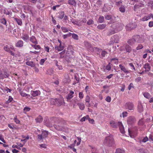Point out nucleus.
<instances>
[{
    "label": "nucleus",
    "mask_w": 153,
    "mask_h": 153,
    "mask_svg": "<svg viewBox=\"0 0 153 153\" xmlns=\"http://www.w3.org/2000/svg\"><path fill=\"white\" fill-rule=\"evenodd\" d=\"M4 50L10 53V54L14 56H15L16 57L17 56H20V53H19L18 54H16L15 55V53L13 51H15V49L14 47L11 45L9 46L8 45H6L4 46L3 48Z\"/></svg>",
    "instance_id": "1"
},
{
    "label": "nucleus",
    "mask_w": 153,
    "mask_h": 153,
    "mask_svg": "<svg viewBox=\"0 0 153 153\" xmlns=\"http://www.w3.org/2000/svg\"><path fill=\"white\" fill-rule=\"evenodd\" d=\"M104 143L108 146H112L114 144V141L113 137L111 135L108 136L105 138Z\"/></svg>",
    "instance_id": "2"
},
{
    "label": "nucleus",
    "mask_w": 153,
    "mask_h": 153,
    "mask_svg": "<svg viewBox=\"0 0 153 153\" xmlns=\"http://www.w3.org/2000/svg\"><path fill=\"white\" fill-rule=\"evenodd\" d=\"M48 135V132L46 130H42V133L37 135V140L39 141H41L46 138Z\"/></svg>",
    "instance_id": "3"
},
{
    "label": "nucleus",
    "mask_w": 153,
    "mask_h": 153,
    "mask_svg": "<svg viewBox=\"0 0 153 153\" xmlns=\"http://www.w3.org/2000/svg\"><path fill=\"white\" fill-rule=\"evenodd\" d=\"M136 121L135 118L132 116L129 117L127 119V123L128 126H131L134 124Z\"/></svg>",
    "instance_id": "4"
},
{
    "label": "nucleus",
    "mask_w": 153,
    "mask_h": 153,
    "mask_svg": "<svg viewBox=\"0 0 153 153\" xmlns=\"http://www.w3.org/2000/svg\"><path fill=\"white\" fill-rule=\"evenodd\" d=\"M111 27L113 28V29H115L117 32L121 30L123 28L122 25L121 24L118 23L112 25Z\"/></svg>",
    "instance_id": "5"
},
{
    "label": "nucleus",
    "mask_w": 153,
    "mask_h": 153,
    "mask_svg": "<svg viewBox=\"0 0 153 153\" xmlns=\"http://www.w3.org/2000/svg\"><path fill=\"white\" fill-rule=\"evenodd\" d=\"M137 25L134 23H129L126 26V30L131 31L135 28Z\"/></svg>",
    "instance_id": "6"
},
{
    "label": "nucleus",
    "mask_w": 153,
    "mask_h": 153,
    "mask_svg": "<svg viewBox=\"0 0 153 153\" xmlns=\"http://www.w3.org/2000/svg\"><path fill=\"white\" fill-rule=\"evenodd\" d=\"M9 76V74L7 73L3 72L0 71V79H3L5 78H7Z\"/></svg>",
    "instance_id": "7"
},
{
    "label": "nucleus",
    "mask_w": 153,
    "mask_h": 153,
    "mask_svg": "<svg viewBox=\"0 0 153 153\" xmlns=\"http://www.w3.org/2000/svg\"><path fill=\"white\" fill-rule=\"evenodd\" d=\"M126 108L129 110H133L134 108V105L131 102H128L126 103L125 105Z\"/></svg>",
    "instance_id": "8"
},
{
    "label": "nucleus",
    "mask_w": 153,
    "mask_h": 153,
    "mask_svg": "<svg viewBox=\"0 0 153 153\" xmlns=\"http://www.w3.org/2000/svg\"><path fill=\"white\" fill-rule=\"evenodd\" d=\"M119 66L121 70L125 73L128 74L129 73V71L126 68L123 64H120Z\"/></svg>",
    "instance_id": "9"
},
{
    "label": "nucleus",
    "mask_w": 153,
    "mask_h": 153,
    "mask_svg": "<svg viewBox=\"0 0 153 153\" xmlns=\"http://www.w3.org/2000/svg\"><path fill=\"white\" fill-rule=\"evenodd\" d=\"M64 99L62 98H56V105L58 106H60L61 105L63 104V103H64Z\"/></svg>",
    "instance_id": "10"
},
{
    "label": "nucleus",
    "mask_w": 153,
    "mask_h": 153,
    "mask_svg": "<svg viewBox=\"0 0 153 153\" xmlns=\"http://www.w3.org/2000/svg\"><path fill=\"white\" fill-rule=\"evenodd\" d=\"M84 45L86 48L90 50H93V48L92 45L90 43L87 41H85L84 42Z\"/></svg>",
    "instance_id": "11"
},
{
    "label": "nucleus",
    "mask_w": 153,
    "mask_h": 153,
    "mask_svg": "<svg viewBox=\"0 0 153 153\" xmlns=\"http://www.w3.org/2000/svg\"><path fill=\"white\" fill-rule=\"evenodd\" d=\"M117 33V31L115 29H113L111 25L107 34L108 35L110 36Z\"/></svg>",
    "instance_id": "12"
},
{
    "label": "nucleus",
    "mask_w": 153,
    "mask_h": 153,
    "mask_svg": "<svg viewBox=\"0 0 153 153\" xmlns=\"http://www.w3.org/2000/svg\"><path fill=\"white\" fill-rule=\"evenodd\" d=\"M111 126L114 128H117L118 126V123L114 120L111 121L110 123Z\"/></svg>",
    "instance_id": "13"
},
{
    "label": "nucleus",
    "mask_w": 153,
    "mask_h": 153,
    "mask_svg": "<svg viewBox=\"0 0 153 153\" xmlns=\"http://www.w3.org/2000/svg\"><path fill=\"white\" fill-rule=\"evenodd\" d=\"M74 92L72 91H71L70 92L69 94H68V95L66 97V98L67 100L68 101H69L73 98L74 97Z\"/></svg>",
    "instance_id": "14"
},
{
    "label": "nucleus",
    "mask_w": 153,
    "mask_h": 153,
    "mask_svg": "<svg viewBox=\"0 0 153 153\" xmlns=\"http://www.w3.org/2000/svg\"><path fill=\"white\" fill-rule=\"evenodd\" d=\"M30 94L33 97H35L39 95L40 93V91L38 90L35 91H31Z\"/></svg>",
    "instance_id": "15"
},
{
    "label": "nucleus",
    "mask_w": 153,
    "mask_h": 153,
    "mask_svg": "<svg viewBox=\"0 0 153 153\" xmlns=\"http://www.w3.org/2000/svg\"><path fill=\"white\" fill-rule=\"evenodd\" d=\"M120 132L122 134H124L125 132L124 128L121 122H118V126Z\"/></svg>",
    "instance_id": "16"
},
{
    "label": "nucleus",
    "mask_w": 153,
    "mask_h": 153,
    "mask_svg": "<svg viewBox=\"0 0 153 153\" xmlns=\"http://www.w3.org/2000/svg\"><path fill=\"white\" fill-rule=\"evenodd\" d=\"M144 68L145 69L146 71H149L151 69V66L149 64L147 63L143 66Z\"/></svg>",
    "instance_id": "17"
},
{
    "label": "nucleus",
    "mask_w": 153,
    "mask_h": 153,
    "mask_svg": "<svg viewBox=\"0 0 153 153\" xmlns=\"http://www.w3.org/2000/svg\"><path fill=\"white\" fill-rule=\"evenodd\" d=\"M22 39L26 42H27L29 40V35L27 34H23L21 37Z\"/></svg>",
    "instance_id": "18"
},
{
    "label": "nucleus",
    "mask_w": 153,
    "mask_h": 153,
    "mask_svg": "<svg viewBox=\"0 0 153 153\" xmlns=\"http://www.w3.org/2000/svg\"><path fill=\"white\" fill-rule=\"evenodd\" d=\"M55 50L59 51L62 50L64 48V47L62 45V44H59V46H55Z\"/></svg>",
    "instance_id": "19"
},
{
    "label": "nucleus",
    "mask_w": 153,
    "mask_h": 153,
    "mask_svg": "<svg viewBox=\"0 0 153 153\" xmlns=\"http://www.w3.org/2000/svg\"><path fill=\"white\" fill-rule=\"evenodd\" d=\"M30 41L33 43L35 45L38 44L37 41L36 37L34 36H32L30 38Z\"/></svg>",
    "instance_id": "20"
},
{
    "label": "nucleus",
    "mask_w": 153,
    "mask_h": 153,
    "mask_svg": "<svg viewBox=\"0 0 153 153\" xmlns=\"http://www.w3.org/2000/svg\"><path fill=\"white\" fill-rule=\"evenodd\" d=\"M45 124L47 126L51 127L52 126V125L50 122L48 118H46L44 120Z\"/></svg>",
    "instance_id": "21"
},
{
    "label": "nucleus",
    "mask_w": 153,
    "mask_h": 153,
    "mask_svg": "<svg viewBox=\"0 0 153 153\" xmlns=\"http://www.w3.org/2000/svg\"><path fill=\"white\" fill-rule=\"evenodd\" d=\"M53 62L59 70H61L62 69V66L60 64V63H58V62L57 60H53Z\"/></svg>",
    "instance_id": "22"
},
{
    "label": "nucleus",
    "mask_w": 153,
    "mask_h": 153,
    "mask_svg": "<svg viewBox=\"0 0 153 153\" xmlns=\"http://www.w3.org/2000/svg\"><path fill=\"white\" fill-rule=\"evenodd\" d=\"M65 15V13L63 11L59 12L57 14V17L60 19H62L63 18Z\"/></svg>",
    "instance_id": "23"
},
{
    "label": "nucleus",
    "mask_w": 153,
    "mask_h": 153,
    "mask_svg": "<svg viewBox=\"0 0 153 153\" xmlns=\"http://www.w3.org/2000/svg\"><path fill=\"white\" fill-rule=\"evenodd\" d=\"M137 110L140 113L142 112L143 111V106L141 103H138L137 107Z\"/></svg>",
    "instance_id": "24"
},
{
    "label": "nucleus",
    "mask_w": 153,
    "mask_h": 153,
    "mask_svg": "<svg viewBox=\"0 0 153 153\" xmlns=\"http://www.w3.org/2000/svg\"><path fill=\"white\" fill-rule=\"evenodd\" d=\"M23 45V42L21 40L18 41L16 43V46L17 47H21Z\"/></svg>",
    "instance_id": "25"
},
{
    "label": "nucleus",
    "mask_w": 153,
    "mask_h": 153,
    "mask_svg": "<svg viewBox=\"0 0 153 153\" xmlns=\"http://www.w3.org/2000/svg\"><path fill=\"white\" fill-rule=\"evenodd\" d=\"M138 41L134 38L130 39L128 41V43L130 45H133L136 42H138Z\"/></svg>",
    "instance_id": "26"
},
{
    "label": "nucleus",
    "mask_w": 153,
    "mask_h": 153,
    "mask_svg": "<svg viewBox=\"0 0 153 153\" xmlns=\"http://www.w3.org/2000/svg\"><path fill=\"white\" fill-rule=\"evenodd\" d=\"M19 93L21 95V96L23 97H26L27 96V98L29 97H30V95L27 94L23 92V91H21V90H20Z\"/></svg>",
    "instance_id": "27"
},
{
    "label": "nucleus",
    "mask_w": 153,
    "mask_h": 153,
    "mask_svg": "<svg viewBox=\"0 0 153 153\" xmlns=\"http://www.w3.org/2000/svg\"><path fill=\"white\" fill-rule=\"evenodd\" d=\"M14 20L17 22L19 25L22 26V19L15 18H14Z\"/></svg>",
    "instance_id": "28"
},
{
    "label": "nucleus",
    "mask_w": 153,
    "mask_h": 153,
    "mask_svg": "<svg viewBox=\"0 0 153 153\" xmlns=\"http://www.w3.org/2000/svg\"><path fill=\"white\" fill-rule=\"evenodd\" d=\"M68 3L70 5L75 6L76 5V3L75 0H68Z\"/></svg>",
    "instance_id": "29"
},
{
    "label": "nucleus",
    "mask_w": 153,
    "mask_h": 153,
    "mask_svg": "<svg viewBox=\"0 0 153 153\" xmlns=\"http://www.w3.org/2000/svg\"><path fill=\"white\" fill-rule=\"evenodd\" d=\"M77 105L79 107V108L81 110H83L85 107V105L82 103H78L77 104Z\"/></svg>",
    "instance_id": "30"
},
{
    "label": "nucleus",
    "mask_w": 153,
    "mask_h": 153,
    "mask_svg": "<svg viewBox=\"0 0 153 153\" xmlns=\"http://www.w3.org/2000/svg\"><path fill=\"white\" fill-rule=\"evenodd\" d=\"M72 22L74 25H77L78 26H80V24L79 23V20L77 19L71 20Z\"/></svg>",
    "instance_id": "31"
},
{
    "label": "nucleus",
    "mask_w": 153,
    "mask_h": 153,
    "mask_svg": "<svg viewBox=\"0 0 153 153\" xmlns=\"http://www.w3.org/2000/svg\"><path fill=\"white\" fill-rule=\"evenodd\" d=\"M56 98L53 99L51 98L50 99V101L51 104L52 105H56Z\"/></svg>",
    "instance_id": "32"
},
{
    "label": "nucleus",
    "mask_w": 153,
    "mask_h": 153,
    "mask_svg": "<svg viewBox=\"0 0 153 153\" xmlns=\"http://www.w3.org/2000/svg\"><path fill=\"white\" fill-rule=\"evenodd\" d=\"M26 64L27 65L30 66L32 67H34L35 65V64L32 61H27L26 62Z\"/></svg>",
    "instance_id": "33"
},
{
    "label": "nucleus",
    "mask_w": 153,
    "mask_h": 153,
    "mask_svg": "<svg viewBox=\"0 0 153 153\" xmlns=\"http://www.w3.org/2000/svg\"><path fill=\"white\" fill-rule=\"evenodd\" d=\"M115 153H125V151L123 149L118 148L116 149Z\"/></svg>",
    "instance_id": "34"
},
{
    "label": "nucleus",
    "mask_w": 153,
    "mask_h": 153,
    "mask_svg": "<svg viewBox=\"0 0 153 153\" xmlns=\"http://www.w3.org/2000/svg\"><path fill=\"white\" fill-rule=\"evenodd\" d=\"M125 49L128 52H130L131 51V47L128 45H126L125 46Z\"/></svg>",
    "instance_id": "35"
},
{
    "label": "nucleus",
    "mask_w": 153,
    "mask_h": 153,
    "mask_svg": "<svg viewBox=\"0 0 153 153\" xmlns=\"http://www.w3.org/2000/svg\"><path fill=\"white\" fill-rule=\"evenodd\" d=\"M65 51H66L65 50H64L59 53L60 55V58H63L65 57Z\"/></svg>",
    "instance_id": "36"
},
{
    "label": "nucleus",
    "mask_w": 153,
    "mask_h": 153,
    "mask_svg": "<svg viewBox=\"0 0 153 153\" xmlns=\"http://www.w3.org/2000/svg\"><path fill=\"white\" fill-rule=\"evenodd\" d=\"M43 118L41 116H39L36 119V120L37 122L41 123L43 121Z\"/></svg>",
    "instance_id": "37"
},
{
    "label": "nucleus",
    "mask_w": 153,
    "mask_h": 153,
    "mask_svg": "<svg viewBox=\"0 0 153 153\" xmlns=\"http://www.w3.org/2000/svg\"><path fill=\"white\" fill-rule=\"evenodd\" d=\"M143 95L144 97L147 99H149L151 97L150 94L148 92H145L143 93Z\"/></svg>",
    "instance_id": "38"
},
{
    "label": "nucleus",
    "mask_w": 153,
    "mask_h": 153,
    "mask_svg": "<svg viewBox=\"0 0 153 153\" xmlns=\"http://www.w3.org/2000/svg\"><path fill=\"white\" fill-rule=\"evenodd\" d=\"M106 25L104 24H100L98 25L97 28L99 29H103L105 28Z\"/></svg>",
    "instance_id": "39"
},
{
    "label": "nucleus",
    "mask_w": 153,
    "mask_h": 153,
    "mask_svg": "<svg viewBox=\"0 0 153 153\" xmlns=\"http://www.w3.org/2000/svg\"><path fill=\"white\" fill-rule=\"evenodd\" d=\"M150 19V18L148 16V15L145 16L141 19V20L143 21H147Z\"/></svg>",
    "instance_id": "40"
},
{
    "label": "nucleus",
    "mask_w": 153,
    "mask_h": 153,
    "mask_svg": "<svg viewBox=\"0 0 153 153\" xmlns=\"http://www.w3.org/2000/svg\"><path fill=\"white\" fill-rule=\"evenodd\" d=\"M86 21V19L84 18L81 19L80 20H79V23L80 24V26L82 25L83 23H85Z\"/></svg>",
    "instance_id": "41"
},
{
    "label": "nucleus",
    "mask_w": 153,
    "mask_h": 153,
    "mask_svg": "<svg viewBox=\"0 0 153 153\" xmlns=\"http://www.w3.org/2000/svg\"><path fill=\"white\" fill-rule=\"evenodd\" d=\"M144 123V119L143 118H142L140 120H139L138 122V125L140 126H143V125Z\"/></svg>",
    "instance_id": "42"
},
{
    "label": "nucleus",
    "mask_w": 153,
    "mask_h": 153,
    "mask_svg": "<svg viewBox=\"0 0 153 153\" xmlns=\"http://www.w3.org/2000/svg\"><path fill=\"white\" fill-rule=\"evenodd\" d=\"M72 37L73 38L76 40L78 39V36L76 34L73 33L72 34Z\"/></svg>",
    "instance_id": "43"
},
{
    "label": "nucleus",
    "mask_w": 153,
    "mask_h": 153,
    "mask_svg": "<svg viewBox=\"0 0 153 153\" xmlns=\"http://www.w3.org/2000/svg\"><path fill=\"white\" fill-rule=\"evenodd\" d=\"M13 100V98L11 96H9V99L5 103L6 104H8L10 102H11Z\"/></svg>",
    "instance_id": "44"
},
{
    "label": "nucleus",
    "mask_w": 153,
    "mask_h": 153,
    "mask_svg": "<svg viewBox=\"0 0 153 153\" xmlns=\"http://www.w3.org/2000/svg\"><path fill=\"white\" fill-rule=\"evenodd\" d=\"M104 19V17L102 16H100L99 19V22L100 23H102L103 22Z\"/></svg>",
    "instance_id": "45"
},
{
    "label": "nucleus",
    "mask_w": 153,
    "mask_h": 153,
    "mask_svg": "<svg viewBox=\"0 0 153 153\" xmlns=\"http://www.w3.org/2000/svg\"><path fill=\"white\" fill-rule=\"evenodd\" d=\"M108 53L105 50L102 51L101 53V56L102 58L104 57L105 55L107 54Z\"/></svg>",
    "instance_id": "46"
},
{
    "label": "nucleus",
    "mask_w": 153,
    "mask_h": 153,
    "mask_svg": "<svg viewBox=\"0 0 153 153\" xmlns=\"http://www.w3.org/2000/svg\"><path fill=\"white\" fill-rule=\"evenodd\" d=\"M129 65L131 68V69L133 71H136L135 68L132 63H129Z\"/></svg>",
    "instance_id": "47"
},
{
    "label": "nucleus",
    "mask_w": 153,
    "mask_h": 153,
    "mask_svg": "<svg viewBox=\"0 0 153 153\" xmlns=\"http://www.w3.org/2000/svg\"><path fill=\"white\" fill-rule=\"evenodd\" d=\"M120 11L122 13H124L125 11V7L123 5H122L119 8Z\"/></svg>",
    "instance_id": "48"
},
{
    "label": "nucleus",
    "mask_w": 153,
    "mask_h": 153,
    "mask_svg": "<svg viewBox=\"0 0 153 153\" xmlns=\"http://www.w3.org/2000/svg\"><path fill=\"white\" fill-rule=\"evenodd\" d=\"M61 29L62 32L64 33H66L68 31V29L67 27H61Z\"/></svg>",
    "instance_id": "49"
},
{
    "label": "nucleus",
    "mask_w": 153,
    "mask_h": 153,
    "mask_svg": "<svg viewBox=\"0 0 153 153\" xmlns=\"http://www.w3.org/2000/svg\"><path fill=\"white\" fill-rule=\"evenodd\" d=\"M112 16L110 15H108L105 16V19L107 20H110L112 19Z\"/></svg>",
    "instance_id": "50"
},
{
    "label": "nucleus",
    "mask_w": 153,
    "mask_h": 153,
    "mask_svg": "<svg viewBox=\"0 0 153 153\" xmlns=\"http://www.w3.org/2000/svg\"><path fill=\"white\" fill-rule=\"evenodd\" d=\"M47 59V58L44 59H41L39 62V64L41 65H43L45 61Z\"/></svg>",
    "instance_id": "51"
},
{
    "label": "nucleus",
    "mask_w": 153,
    "mask_h": 153,
    "mask_svg": "<svg viewBox=\"0 0 153 153\" xmlns=\"http://www.w3.org/2000/svg\"><path fill=\"white\" fill-rule=\"evenodd\" d=\"M0 21L1 23L7 26V25H6L7 21L5 18L1 19L0 20Z\"/></svg>",
    "instance_id": "52"
},
{
    "label": "nucleus",
    "mask_w": 153,
    "mask_h": 153,
    "mask_svg": "<svg viewBox=\"0 0 153 153\" xmlns=\"http://www.w3.org/2000/svg\"><path fill=\"white\" fill-rule=\"evenodd\" d=\"M94 23V22L93 20L92 19H89L88 21L87 22V24L88 25H92Z\"/></svg>",
    "instance_id": "53"
},
{
    "label": "nucleus",
    "mask_w": 153,
    "mask_h": 153,
    "mask_svg": "<svg viewBox=\"0 0 153 153\" xmlns=\"http://www.w3.org/2000/svg\"><path fill=\"white\" fill-rule=\"evenodd\" d=\"M148 140V138L147 136H146L143 138L141 142H143V143H145Z\"/></svg>",
    "instance_id": "54"
},
{
    "label": "nucleus",
    "mask_w": 153,
    "mask_h": 153,
    "mask_svg": "<svg viewBox=\"0 0 153 153\" xmlns=\"http://www.w3.org/2000/svg\"><path fill=\"white\" fill-rule=\"evenodd\" d=\"M111 66L110 63H109L106 66V69L108 71H110L111 69Z\"/></svg>",
    "instance_id": "55"
},
{
    "label": "nucleus",
    "mask_w": 153,
    "mask_h": 153,
    "mask_svg": "<svg viewBox=\"0 0 153 153\" xmlns=\"http://www.w3.org/2000/svg\"><path fill=\"white\" fill-rule=\"evenodd\" d=\"M111 61H114V63L115 64H117L118 62V59L116 58H113L111 59Z\"/></svg>",
    "instance_id": "56"
},
{
    "label": "nucleus",
    "mask_w": 153,
    "mask_h": 153,
    "mask_svg": "<svg viewBox=\"0 0 153 153\" xmlns=\"http://www.w3.org/2000/svg\"><path fill=\"white\" fill-rule=\"evenodd\" d=\"M29 138V137L28 136H26V139H22L21 140V142H24V143H25L27 140H28Z\"/></svg>",
    "instance_id": "57"
},
{
    "label": "nucleus",
    "mask_w": 153,
    "mask_h": 153,
    "mask_svg": "<svg viewBox=\"0 0 153 153\" xmlns=\"http://www.w3.org/2000/svg\"><path fill=\"white\" fill-rule=\"evenodd\" d=\"M44 48L45 51L48 52H49L50 48L48 45H45L44 46Z\"/></svg>",
    "instance_id": "58"
},
{
    "label": "nucleus",
    "mask_w": 153,
    "mask_h": 153,
    "mask_svg": "<svg viewBox=\"0 0 153 153\" xmlns=\"http://www.w3.org/2000/svg\"><path fill=\"white\" fill-rule=\"evenodd\" d=\"M79 97L80 99H82L84 97V95L82 92H79Z\"/></svg>",
    "instance_id": "59"
},
{
    "label": "nucleus",
    "mask_w": 153,
    "mask_h": 153,
    "mask_svg": "<svg viewBox=\"0 0 153 153\" xmlns=\"http://www.w3.org/2000/svg\"><path fill=\"white\" fill-rule=\"evenodd\" d=\"M85 101L86 102H90V97L88 95L86 96L85 99Z\"/></svg>",
    "instance_id": "60"
},
{
    "label": "nucleus",
    "mask_w": 153,
    "mask_h": 153,
    "mask_svg": "<svg viewBox=\"0 0 153 153\" xmlns=\"http://www.w3.org/2000/svg\"><path fill=\"white\" fill-rule=\"evenodd\" d=\"M106 101L108 102H110L111 100V98L109 96H108L105 99Z\"/></svg>",
    "instance_id": "61"
},
{
    "label": "nucleus",
    "mask_w": 153,
    "mask_h": 153,
    "mask_svg": "<svg viewBox=\"0 0 153 153\" xmlns=\"http://www.w3.org/2000/svg\"><path fill=\"white\" fill-rule=\"evenodd\" d=\"M143 47L142 45L140 44L137 47L136 49L137 50H140V49H142L143 48Z\"/></svg>",
    "instance_id": "62"
},
{
    "label": "nucleus",
    "mask_w": 153,
    "mask_h": 153,
    "mask_svg": "<svg viewBox=\"0 0 153 153\" xmlns=\"http://www.w3.org/2000/svg\"><path fill=\"white\" fill-rule=\"evenodd\" d=\"M14 120L15 122L17 124H19L20 123V121L16 118V116L14 118Z\"/></svg>",
    "instance_id": "63"
},
{
    "label": "nucleus",
    "mask_w": 153,
    "mask_h": 153,
    "mask_svg": "<svg viewBox=\"0 0 153 153\" xmlns=\"http://www.w3.org/2000/svg\"><path fill=\"white\" fill-rule=\"evenodd\" d=\"M149 26L150 27H153V21H150L149 22Z\"/></svg>",
    "instance_id": "64"
}]
</instances>
